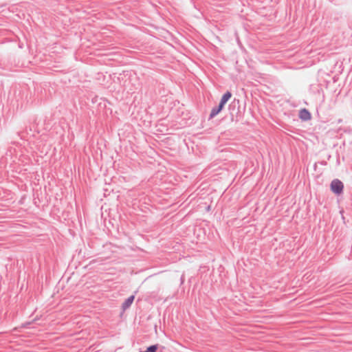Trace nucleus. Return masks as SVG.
Instances as JSON below:
<instances>
[{
    "label": "nucleus",
    "instance_id": "nucleus-1",
    "mask_svg": "<svg viewBox=\"0 0 352 352\" xmlns=\"http://www.w3.org/2000/svg\"><path fill=\"white\" fill-rule=\"evenodd\" d=\"M330 187L333 192L337 195H340L343 191L344 185L341 181L336 179L331 182Z\"/></svg>",
    "mask_w": 352,
    "mask_h": 352
},
{
    "label": "nucleus",
    "instance_id": "nucleus-2",
    "mask_svg": "<svg viewBox=\"0 0 352 352\" xmlns=\"http://www.w3.org/2000/svg\"><path fill=\"white\" fill-rule=\"evenodd\" d=\"M299 118L305 121L309 120L311 118V113L306 109H302L299 112Z\"/></svg>",
    "mask_w": 352,
    "mask_h": 352
},
{
    "label": "nucleus",
    "instance_id": "nucleus-3",
    "mask_svg": "<svg viewBox=\"0 0 352 352\" xmlns=\"http://www.w3.org/2000/svg\"><path fill=\"white\" fill-rule=\"evenodd\" d=\"M134 298H135L134 296H129L122 304L123 309H128L133 303Z\"/></svg>",
    "mask_w": 352,
    "mask_h": 352
},
{
    "label": "nucleus",
    "instance_id": "nucleus-4",
    "mask_svg": "<svg viewBox=\"0 0 352 352\" xmlns=\"http://www.w3.org/2000/svg\"><path fill=\"white\" fill-rule=\"evenodd\" d=\"M223 105H222L221 104H219L218 107L213 108L211 111L210 117L212 118H214V116H216L219 112H221V111L223 109Z\"/></svg>",
    "mask_w": 352,
    "mask_h": 352
},
{
    "label": "nucleus",
    "instance_id": "nucleus-5",
    "mask_svg": "<svg viewBox=\"0 0 352 352\" xmlns=\"http://www.w3.org/2000/svg\"><path fill=\"white\" fill-rule=\"evenodd\" d=\"M231 96H232L231 93L229 91H227L222 96L219 104L224 106L226 104V103L228 101V100L231 98Z\"/></svg>",
    "mask_w": 352,
    "mask_h": 352
},
{
    "label": "nucleus",
    "instance_id": "nucleus-6",
    "mask_svg": "<svg viewBox=\"0 0 352 352\" xmlns=\"http://www.w3.org/2000/svg\"><path fill=\"white\" fill-rule=\"evenodd\" d=\"M159 348L158 344H154L148 346L146 350V352H157Z\"/></svg>",
    "mask_w": 352,
    "mask_h": 352
}]
</instances>
